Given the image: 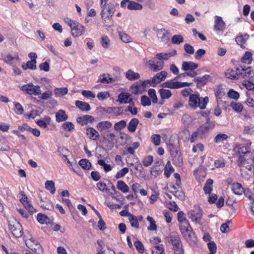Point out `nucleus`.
<instances>
[{
	"instance_id": "nucleus-1",
	"label": "nucleus",
	"mask_w": 254,
	"mask_h": 254,
	"mask_svg": "<svg viewBox=\"0 0 254 254\" xmlns=\"http://www.w3.org/2000/svg\"><path fill=\"white\" fill-rule=\"evenodd\" d=\"M170 239L174 251L178 252L179 254H184V249L179 235L175 232H172L170 235Z\"/></svg>"
},
{
	"instance_id": "nucleus-2",
	"label": "nucleus",
	"mask_w": 254,
	"mask_h": 254,
	"mask_svg": "<svg viewBox=\"0 0 254 254\" xmlns=\"http://www.w3.org/2000/svg\"><path fill=\"white\" fill-rule=\"evenodd\" d=\"M8 227L13 235L16 238H20L23 234L22 225L16 220H12L9 221Z\"/></svg>"
},
{
	"instance_id": "nucleus-3",
	"label": "nucleus",
	"mask_w": 254,
	"mask_h": 254,
	"mask_svg": "<svg viewBox=\"0 0 254 254\" xmlns=\"http://www.w3.org/2000/svg\"><path fill=\"white\" fill-rule=\"evenodd\" d=\"M202 210L200 207L196 205L194 206V209L188 212V216L192 221H194L196 223L201 225L202 223L201 222V220L202 216Z\"/></svg>"
},
{
	"instance_id": "nucleus-4",
	"label": "nucleus",
	"mask_w": 254,
	"mask_h": 254,
	"mask_svg": "<svg viewBox=\"0 0 254 254\" xmlns=\"http://www.w3.org/2000/svg\"><path fill=\"white\" fill-rule=\"evenodd\" d=\"M149 68L153 71H158L163 69L164 66V61L157 58V55L152 60L146 61Z\"/></svg>"
},
{
	"instance_id": "nucleus-5",
	"label": "nucleus",
	"mask_w": 254,
	"mask_h": 254,
	"mask_svg": "<svg viewBox=\"0 0 254 254\" xmlns=\"http://www.w3.org/2000/svg\"><path fill=\"white\" fill-rule=\"evenodd\" d=\"M26 246L36 254H42V248L40 244L32 239L26 241Z\"/></svg>"
},
{
	"instance_id": "nucleus-6",
	"label": "nucleus",
	"mask_w": 254,
	"mask_h": 254,
	"mask_svg": "<svg viewBox=\"0 0 254 254\" xmlns=\"http://www.w3.org/2000/svg\"><path fill=\"white\" fill-rule=\"evenodd\" d=\"M101 134L103 136V141H105L108 144L106 146L107 149L108 150H111L115 145L114 140L116 137L115 134L114 133H102Z\"/></svg>"
},
{
	"instance_id": "nucleus-7",
	"label": "nucleus",
	"mask_w": 254,
	"mask_h": 254,
	"mask_svg": "<svg viewBox=\"0 0 254 254\" xmlns=\"http://www.w3.org/2000/svg\"><path fill=\"white\" fill-rule=\"evenodd\" d=\"M84 31V27L77 21L74 23V24L71 28V35L74 37L83 35Z\"/></svg>"
},
{
	"instance_id": "nucleus-8",
	"label": "nucleus",
	"mask_w": 254,
	"mask_h": 254,
	"mask_svg": "<svg viewBox=\"0 0 254 254\" xmlns=\"http://www.w3.org/2000/svg\"><path fill=\"white\" fill-rule=\"evenodd\" d=\"M115 10L116 8L114 4L109 2L107 4V6L102 8L101 15H113Z\"/></svg>"
},
{
	"instance_id": "nucleus-9",
	"label": "nucleus",
	"mask_w": 254,
	"mask_h": 254,
	"mask_svg": "<svg viewBox=\"0 0 254 254\" xmlns=\"http://www.w3.org/2000/svg\"><path fill=\"white\" fill-rule=\"evenodd\" d=\"M167 74V72L165 70H162L161 72L157 73L152 78L151 80L152 83L158 84L161 82L162 81H164Z\"/></svg>"
},
{
	"instance_id": "nucleus-10",
	"label": "nucleus",
	"mask_w": 254,
	"mask_h": 254,
	"mask_svg": "<svg viewBox=\"0 0 254 254\" xmlns=\"http://www.w3.org/2000/svg\"><path fill=\"white\" fill-rule=\"evenodd\" d=\"M130 96V94L127 92H121L118 95V101L121 104L131 103L132 99Z\"/></svg>"
},
{
	"instance_id": "nucleus-11",
	"label": "nucleus",
	"mask_w": 254,
	"mask_h": 254,
	"mask_svg": "<svg viewBox=\"0 0 254 254\" xmlns=\"http://www.w3.org/2000/svg\"><path fill=\"white\" fill-rule=\"evenodd\" d=\"M181 233L185 239L188 241H194V239L196 238L195 234L194 232L192 231V228H190L189 230L182 231L181 232Z\"/></svg>"
},
{
	"instance_id": "nucleus-12",
	"label": "nucleus",
	"mask_w": 254,
	"mask_h": 254,
	"mask_svg": "<svg viewBox=\"0 0 254 254\" xmlns=\"http://www.w3.org/2000/svg\"><path fill=\"white\" fill-rule=\"evenodd\" d=\"M198 67V64L192 62H183L182 69L185 71L193 70Z\"/></svg>"
},
{
	"instance_id": "nucleus-13",
	"label": "nucleus",
	"mask_w": 254,
	"mask_h": 254,
	"mask_svg": "<svg viewBox=\"0 0 254 254\" xmlns=\"http://www.w3.org/2000/svg\"><path fill=\"white\" fill-rule=\"evenodd\" d=\"M37 61L35 59H32L31 61H28L26 64L24 63L22 64V68L26 70L27 69H30L31 70H35L37 69L36 67Z\"/></svg>"
},
{
	"instance_id": "nucleus-14",
	"label": "nucleus",
	"mask_w": 254,
	"mask_h": 254,
	"mask_svg": "<svg viewBox=\"0 0 254 254\" xmlns=\"http://www.w3.org/2000/svg\"><path fill=\"white\" fill-rule=\"evenodd\" d=\"M86 133L89 135V137L93 140H97L100 136L98 131L92 127H88L86 129Z\"/></svg>"
},
{
	"instance_id": "nucleus-15",
	"label": "nucleus",
	"mask_w": 254,
	"mask_h": 254,
	"mask_svg": "<svg viewBox=\"0 0 254 254\" xmlns=\"http://www.w3.org/2000/svg\"><path fill=\"white\" fill-rule=\"evenodd\" d=\"M104 25L106 27H111L114 25V21L112 19L113 15H101Z\"/></svg>"
},
{
	"instance_id": "nucleus-16",
	"label": "nucleus",
	"mask_w": 254,
	"mask_h": 254,
	"mask_svg": "<svg viewBox=\"0 0 254 254\" xmlns=\"http://www.w3.org/2000/svg\"><path fill=\"white\" fill-rule=\"evenodd\" d=\"M233 192L237 195H241L243 193L245 188L239 183H234L231 186Z\"/></svg>"
},
{
	"instance_id": "nucleus-17",
	"label": "nucleus",
	"mask_w": 254,
	"mask_h": 254,
	"mask_svg": "<svg viewBox=\"0 0 254 254\" xmlns=\"http://www.w3.org/2000/svg\"><path fill=\"white\" fill-rule=\"evenodd\" d=\"M112 127V124L109 121H102L97 124L96 127L98 130L102 132L105 129L110 128Z\"/></svg>"
},
{
	"instance_id": "nucleus-18",
	"label": "nucleus",
	"mask_w": 254,
	"mask_h": 254,
	"mask_svg": "<svg viewBox=\"0 0 254 254\" xmlns=\"http://www.w3.org/2000/svg\"><path fill=\"white\" fill-rule=\"evenodd\" d=\"M199 101V97L198 95L191 94L189 98V105L193 108L195 109L197 107V104Z\"/></svg>"
},
{
	"instance_id": "nucleus-19",
	"label": "nucleus",
	"mask_w": 254,
	"mask_h": 254,
	"mask_svg": "<svg viewBox=\"0 0 254 254\" xmlns=\"http://www.w3.org/2000/svg\"><path fill=\"white\" fill-rule=\"evenodd\" d=\"M225 22L223 21L222 17L216 16L214 29L216 31H222L225 28Z\"/></svg>"
},
{
	"instance_id": "nucleus-20",
	"label": "nucleus",
	"mask_w": 254,
	"mask_h": 254,
	"mask_svg": "<svg viewBox=\"0 0 254 254\" xmlns=\"http://www.w3.org/2000/svg\"><path fill=\"white\" fill-rule=\"evenodd\" d=\"M67 118L68 116L64 110H60L56 114V121L58 123L65 121Z\"/></svg>"
},
{
	"instance_id": "nucleus-21",
	"label": "nucleus",
	"mask_w": 254,
	"mask_h": 254,
	"mask_svg": "<svg viewBox=\"0 0 254 254\" xmlns=\"http://www.w3.org/2000/svg\"><path fill=\"white\" fill-rule=\"evenodd\" d=\"M76 106L80 110L83 111H88L91 109L90 106L88 103L77 100L75 102Z\"/></svg>"
},
{
	"instance_id": "nucleus-22",
	"label": "nucleus",
	"mask_w": 254,
	"mask_h": 254,
	"mask_svg": "<svg viewBox=\"0 0 254 254\" xmlns=\"http://www.w3.org/2000/svg\"><path fill=\"white\" fill-rule=\"evenodd\" d=\"M210 78V75L205 74L202 77H196L193 79V81L197 83V85L201 84L204 85L206 84L207 80Z\"/></svg>"
},
{
	"instance_id": "nucleus-23",
	"label": "nucleus",
	"mask_w": 254,
	"mask_h": 254,
	"mask_svg": "<svg viewBox=\"0 0 254 254\" xmlns=\"http://www.w3.org/2000/svg\"><path fill=\"white\" fill-rule=\"evenodd\" d=\"M162 88H168L170 89H178V81H167L160 85Z\"/></svg>"
},
{
	"instance_id": "nucleus-24",
	"label": "nucleus",
	"mask_w": 254,
	"mask_h": 254,
	"mask_svg": "<svg viewBox=\"0 0 254 254\" xmlns=\"http://www.w3.org/2000/svg\"><path fill=\"white\" fill-rule=\"evenodd\" d=\"M138 123L139 121L137 119L133 118L131 119L127 126L128 130L130 132H134L136 130Z\"/></svg>"
},
{
	"instance_id": "nucleus-25",
	"label": "nucleus",
	"mask_w": 254,
	"mask_h": 254,
	"mask_svg": "<svg viewBox=\"0 0 254 254\" xmlns=\"http://www.w3.org/2000/svg\"><path fill=\"white\" fill-rule=\"evenodd\" d=\"M126 77L129 80H134L139 78L140 75L138 73L135 72L133 70L129 69L126 72Z\"/></svg>"
},
{
	"instance_id": "nucleus-26",
	"label": "nucleus",
	"mask_w": 254,
	"mask_h": 254,
	"mask_svg": "<svg viewBox=\"0 0 254 254\" xmlns=\"http://www.w3.org/2000/svg\"><path fill=\"white\" fill-rule=\"evenodd\" d=\"M117 188L119 190L124 193L129 191V187L128 186L124 181L121 180L118 181Z\"/></svg>"
},
{
	"instance_id": "nucleus-27",
	"label": "nucleus",
	"mask_w": 254,
	"mask_h": 254,
	"mask_svg": "<svg viewBox=\"0 0 254 254\" xmlns=\"http://www.w3.org/2000/svg\"><path fill=\"white\" fill-rule=\"evenodd\" d=\"M162 99H168L171 97L172 94L170 90L160 89L158 91Z\"/></svg>"
},
{
	"instance_id": "nucleus-28",
	"label": "nucleus",
	"mask_w": 254,
	"mask_h": 254,
	"mask_svg": "<svg viewBox=\"0 0 254 254\" xmlns=\"http://www.w3.org/2000/svg\"><path fill=\"white\" fill-rule=\"evenodd\" d=\"M128 220L131 227L135 228H138L139 223L136 216L132 214H128Z\"/></svg>"
},
{
	"instance_id": "nucleus-29",
	"label": "nucleus",
	"mask_w": 254,
	"mask_h": 254,
	"mask_svg": "<svg viewBox=\"0 0 254 254\" xmlns=\"http://www.w3.org/2000/svg\"><path fill=\"white\" fill-rule=\"evenodd\" d=\"M143 8L142 5L134 1H129L127 8L129 10H141Z\"/></svg>"
},
{
	"instance_id": "nucleus-30",
	"label": "nucleus",
	"mask_w": 254,
	"mask_h": 254,
	"mask_svg": "<svg viewBox=\"0 0 254 254\" xmlns=\"http://www.w3.org/2000/svg\"><path fill=\"white\" fill-rule=\"evenodd\" d=\"M45 188L50 191L52 194H54L56 191L55 183L53 181H47L45 184Z\"/></svg>"
},
{
	"instance_id": "nucleus-31",
	"label": "nucleus",
	"mask_w": 254,
	"mask_h": 254,
	"mask_svg": "<svg viewBox=\"0 0 254 254\" xmlns=\"http://www.w3.org/2000/svg\"><path fill=\"white\" fill-rule=\"evenodd\" d=\"M213 183V181L209 179L207 180L204 187L203 190L204 191L205 193H210L211 191L212 190V184Z\"/></svg>"
},
{
	"instance_id": "nucleus-32",
	"label": "nucleus",
	"mask_w": 254,
	"mask_h": 254,
	"mask_svg": "<svg viewBox=\"0 0 254 254\" xmlns=\"http://www.w3.org/2000/svg\"><path fill=\"white\" fill-rule=\"evenodd\" d=\"M238 70H239V68H237L236 70H234L233 69H228L225 72V75L228 78L235 79L236 78V75L238 74L237 71Z\"/></svg>"
},
{
	"instance_id": "nucleus-33",
	"label": "nucleus",
	"mask_w": 254,
	"mask_h": 254,
	"mask_svg": "<svg viewBox=\"0 0 254 254\" xmlns=\"http://www.w3.org/2000/svg\"><path fill=\"white\" fill-rule=\"evenodd\" d=\"M79 164L84 170H89L91 167V163L86 159L80 160L79 162Z\"/></svg>"
},
{
	"instance_id": "nucleus-34",
	"label": "nucleus",
	"mask_w": 254,
	"mask_h": 254,
	"mask_svg": "<svg viewBox=\"0 0 254 254\" xmlns=\"http://www.w3.org/2000/svg\"><path fill=\"white\" fill-rule=\"evenodd\" d=\"M241 62L244 63L250 64L252 61V54L250 52H246L241 59Z\"/></svg>"
},
{
	"instance_id": "nucleus-35",
	"label": "nucleus",
	"mask_w": 254,
	"mask_h": 254,
	"mask_svg": "<svg viewBox=\"0 0 254 254\" xmlns=\"http://www.w3.org/2000/svg\"><path fill=\"white\" fill-rule=\"evenodd\" d=\"M159 31L162 34L160 37L161 41L164 43L167 42L169 39L170 33L164 28L160 29Z\"/></svg>"
},
{
	"instance_id": "nucleus-36",
	"label": "nucleus",
	"mask_w": 254,
	"mask_h": 254,
	"mask_svg": "<svg viewBox=\"0 0 254 254\" xmlns=\"http://www.w3.org/2000/svg\"><path fill=\"white\" fill-rule=\"evenodd\" d=\"M174 171V169L172 166L170 161H168L166 165L164 174L167 178H169L171 173Z\"/></svg>"
},
{
	"instance_id": "nucleus-37",
	"label": "nucleus",
	"mask_w": 254,
	"mask_h": 254,
	"mask_svg": "<svg viewBox=\"0 0 254 254\" xmlns=\"http://www.w3.org/2000/svg\"><path fill=\"white\" fill-rule=\"evenodd\" d=\"M34 85L30 83L28 84L24 85L21 86L20 89L23 91L25 92L27 94L30 95L33 94Z\"/></svg>"
},
{
	"instance_id": "nucleus-38",
	"label": "nucleus",
	"mask_w": 254,
	"mask_h": 254,
	"mask_svg": "<svg viewBox=\"0 0 254 254\" xmlns=\"http://www.w3.org/2000/svg\"><path fill=\"white\" fill-rule=\"evenodd\" d=\"M37 219L40 224H47L50 222L49 218L47 216L41 213L38 214Z\"/></svg>"
},
{
	"instance_id": "nucleus-39",
	"label": "nucleus",
	"mask_w": 254,
	"mask_h": 254,
	"mask_svg": "<svg viewBox=\"0 0 254 254\" xmlns=\"http://www.w3.org/2000/svg\"><path fill=\"white\" fill-rule=\"evenodd\" d=\"M184 38L181 35H174L171 39L172 43L174 44L179 45L184 42Z\"/></svg>"
},
{
	"instance_id": "nucleus-40",
	"label": "nucleus",
	"mask_w": 254,
	"mask_h": 254,
	"mask_svg": "<svg viewBox=\"0 0 254 254\" xmlns=\"http://www.w3.org/2000/svg\"><path fill=\"white\" fill-rule=\"evenodd\" d=\"M209 99L208 97L204 98H199V101L197 104V107H199L201 109H205L207 104L208 103Z\"/></svg>"
},
{
	"instance_id": "nucleus-41",
	"label": "nucleus",
	"mask_w": 254,
	"mask_h": 254,
	"mask_svg": "<svg viewBox=\"0 0 254 254\" xmlns=\"http://www.w3.org/2000/svg\"><path fill=\"white\" fill-rule=\"evenodd\" d=\"M179 228L181 232L191 228L188 220H184L183 222L179 223Z\"/></svg>"
},
{
	"instance_id": "nucleus-42",
	"label": "nucleus",
	"mask_w": 254,
	"mask_h": 254,
	"mask_svg": "<svg viewBox=\"0 0 254 254\" xmlns=\"http://www.w3.org/2000/svg\"><path fill=\"white\" fill-rule=\"evenodd\" d=\"M228 137V135L226 134L219 133L214 137V141L215 143H218L226 140Z\"/></svg>"
},
{
	"instance_id": "nucleus-43",
	"label": "nucleus",
	"mask_w": 254,
	"mask_h": 254,
	"mask_svg": "<svg viewBox=\"0 0 254 254\" xmlns=\"http://www.w3.org/2000/svg\"><path fill=\"white\" fill-rule=\"evenodd\" d=\"M68 90L65 87L56 88L54 90V93L56 96H63L67 93Z\"/></svg>"
},
{
	"instance_id": "nucleus-44",
	"label": "nucleus",
	"mask_w": 254,
	"mask_h": 254,
	"mask_svg": "<svg viewBox=\"0 0 254 254\" xmlns=\"http://www.w3.org/2000/svg\"><path fill=\"white\" fill-rule=\"evenodd\" d=\"M172 53H160L157 54V58H159L161 60H168L169 58L172 57Z\"/></svg>"
},
{
	"instance_id": "nucleus-45",
	"label": "nucleus",
	"mask_w": 254,
	"mask_h": 254,
	"mask_svg": "<svg viewBox=\"0 0 254 254\" xmlns=\"http://www.w3.org/2000/svg\"><path fill=\"white\" fill-rule=\"evenodd\" d=\"M230 106L237 112H241L243 108L242 104L240 103H235L234 102H232Z\"/></svg>"
},
{
	"instance_id": "nucleus-46",
	"label": "nucleus",
	"mask_w": 254,
	"mask_h": 254,
	"mask_svg": "<svg viewBox=\"0 0 254 254\" xmlns=\"http://www.w3.org/2000/svg\"><path fill=\"white\" fill-rule=\"evenodd\" d=\"M147 220L150 223V226L147 228L148 230H156L157 229V226L155 224V221L152 217L149 216H147Z\"/></svg>"
},
{
	"instance_id": "nucleus-47",
	"label": "nucleus",
	"mask_w": 254,
	"mask_h": 254,
	"mask_svg": "<svg viewBox=\"0 0 254 254\" xmlns=\"http://www.w3.org/2000/svg\"><path fill=\"white\" fill-rule=\"evenodd\" d=\"M148 94L149 97L152 98L153 103H157L158 102V98L156 94L155 90L154 89H149L148 91Z\"/></svg>"
},
{
	"instance_id": "nucleus-48",
	"label": "nucleus",
	"mask_w": 254,
	"mask_h": 254,
	"mask_svg": "<svg viewBox=\"0 0 254 254\" xmlns=\"http://www.w3.org/2000/svg\"><path fill=\"white\" fill-rule=\"evenodd\" d=\"M101 44L104 48H108L110 46V40L107 36L104 35L101 38Z\"/></svg>"
},
{
	"instance_id": "nucleus-49",
	"label": "nucleus",
	"mask_w": 254,
	"mask_h": 254,
	"mask_svg": "<svg viewBox=\"0 0 254 254\" xmlns=\"http://www.w3.org/2000/svg\"><path fill=\"white\" fill-rule=\"evenodd\" d=\"M207 246L210 251L209 254H214L216 253L217 247L214 242H209L207 244Z\"/></svg>"
},
{
	"instance_id": "nucleus-50",
	"label": "nucleus",
	"mask_w": 254,
	"mask_h": 254,
	"mask_svg": "<svg viewBox=\"0 0 254 254\" xmlns=\"http://www.w3.org/2000/svg\"><path fill=\"white\" fill-rule=\"evenodd\" d=\"M170 151L171 156L173 158H176L178 156V155L180 154V153L179 152V150L178 149V148L176 147L173 145H170Z\"/></svg>"
},
{
	"instance_id": "nucleus-51",
	"label": "nucleus",
	"mask_w": 254,
	"mask_h": 254,
	"mask_svg": "<svg viewBox=\"0 0 254 254\" xmlns=\"http://www.w3.org/2000/svg\"><path fill=\"white\" fill-rule=\"evenodd\" d=\"M127 126V123L125 121L121 120V121L116 123L114 125L115 129L116 130H121Z\"/></svg>"
},
{
	"instance_id": "nucleus-52",
	"label": "nucleus",
	"mask_w": 254,
	"mask_h": 254,
	"mask_svg": "<svg viewBox=\"0 0 254 254\" xmlns=\"http://www.w3.org/2000/svg\"><path fill=\"white\" fill-rule=\"evenodd\" d=\"M208 130L207 127L203 125L198 128L197 131L199 134L200 137L202 138L208 132Z\"/></svg>"
},
{
	"instance_id": "nucleus-53",
	"label": "nucleus",
	"mask_w": 254,
	"mask_h": 254,
	"mask_svg": "<svg viewBox=\"0 0 254 254\" xmlns=\"http://www.w3.org/2000/svg\"><path fill=\"white\" fill-rule=\"evenodd\" d=\"M134 245L136 249L139 253H143L144 251V246L140 241L137 240L134 242Z\"/></svg>"
},
{
	"instance_id": "nucleus-54",
	"label": "nucleus",
	"mask_w": 254,
	"mask_h": 254,
	"mask_svg": "<svg viewBox=\"0 0 254 254\" xmlns=\"http://www.w3.org/2000/svg\"><path fill=\"white\" fill-rule=\"evenodd\" d=\"M128 168L125 167L122 169L120 171L118 172L115 176V178L117 179H119L123 177L128 172Z\"/></svg>"
},
{
	"instance_id": "nucleus-55",
	"label": "nucleus",
	"mask_w": 254,
	"mask_h": 254,
	"mask_svg": "<svg viewBox=\"0 0 254 254\" xmlns=\"http://www.w3.org/2000/svg\"><path fill=\"white\" fill-rule=\"evenodd\" d=\"M153 161V156L151 155H149L144 157L142 161V164L144 166L148 167L152 164Z\"/></svg>"
},
{
	"instance_id": "nucleus-56",
	"label": "nucleus",
	"mask_w": 254,
	"mask_h": 254,
	"mask_svg": "<svg viewBox=\"0 0 254 254\" xmlns=\"http://www.w3.org/2000/svg\"><path fill=\"white\" fill-rule=\"evenodd\" d=\"M14 111L16 114L18 115H22L23 113L24 110L23 108L22 107L21 104L19 103L15 102L14 103Z\"/></svg>"
},
{
	"instance_id": "nucleus-57",
	"label": "nucleus",
	"mask_w": 254,
	"mask_h": 254,
	"mask_svg": "<svg viewBox=\"0 0 254 254\" xmlns=\"http://www.w3.org/2000/svg\"><path fill=\"white\" fill-rule=\"evenodd\" d=\"M231 220H228L226 223H223L220 226V231L223 233H226L230 231V229L228 226V224L231 223Z\"/></svg>"
},
{
	"instance_id": "nucleus-58",
	"label": "nucleus",
	"mask_w": 254,
	"mask_h": 254,
	"mask_svg": "<svg viewBox=\"0 0 254 254\" xmlns=\"http://www.w3.org/2000/svg\"><path fill=\"white\" fill-rule=\"evenodd\" d=\"M228 96L230 98L237 100L239 98L240 94L238 92L234 91L233 89H230L228 92Z\"/></svg>"
},
{
	"instance_id": "nucleus-59",
	"label": "nucleus",
	"mask_w": 254,
	"mask_h": 254,
	"mask_svg": "<svg viewBox=\"0 0 254 254\" xmlns=\"http://www.w3.org/2000/svg\"><path fill=\"white\" fill-rule=\"evenodd\" d=\"M141 104L144 107L150 106L151 105V101L147 96L143 95L141 98Z\"/></svg>"
},
{
	"instance_id": "nucleus-60",
	"label": "nucleus",
	"mask_w": 254,
	"mask_h": 254,
	"mask_svg": "<svg viewBox=\"0 0 254 254\" xmlns=\"http://www.w3.org/2000/svg\"><path fill=\"white\" fill-rule=\"evenodd\" d=\"M151 141L156 145L158 146L160 144V136L159 134H153L151 137Z\"/></svg>"
},
{
	"instance_id": "nucleus-61",
	"label": "nucleus",
	"mask_w": 254,
	"mask_h": 254,
	"mask_svg": "<svg viewBox=\"0 0 254 254\" xmlns=\"http://www.w3.org/2000/svg\"><path fill=\"white\" fill-rule=\"evenodd\" d=\"M81 93L84 97L87 98L93 99L95 97V95L90 91L82 90Z\"/></svg>"
},
{
	"instance_id": "nucleus-62",
	"label": "nucleus",
	"mask_w": 254,
	"mask_h": 254,
	"mask_svg": "<svg viewBox=\"0 0 254 254\" xmlns=\"http://www.w3.org/2000/svg\"><path fill=\"white\" fill-rule=\"evenodd\" d=\"M63 128L64 130L71 131L72 129H74V126L71 122H67L63 124Z\"/></svg>"
},
{
	"instance_id": "nucleus-63",
	"label": "nucleus",
	"mask_w": 254,
	"mask_h": 254,
	"mask_svg": "<svg viewBox=\"0 0 254 254\" xmlns=\"http://www.w3.org/2000/svg\"><path fill=\"white\" fill-rule=\"evenodd\" d=\"M24 205L25 209L28 210L29 213L31 214H33L36 212V209H34V208L32 206L30 202H26V203H24Z\"/></svg>"
},
{
	"instance_id": "nucleus-64",
	"label": "nucleus",
	"mask_w": 254,
	"mask_h": 254,
	"mask_svg": "<svg viewBox=\"0 0 254 254\" xmlns=\"http://www.w3.org/2000/svg\"><path fill=\"white\" fill-rule=\"evenodd\" d=\"M39 68L41 70H43L45 71H49L50 70V65L49 64L47 61H46L43 63H41L39 65Z\"/></svg>"
}]
</instances>
